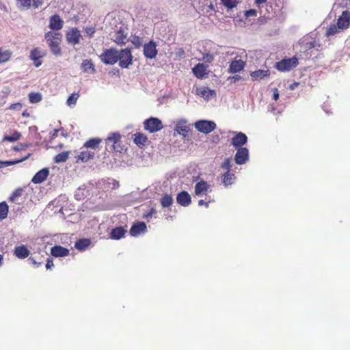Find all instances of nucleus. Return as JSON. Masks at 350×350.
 Segmentation results:
<instances>
[{
    "instance_id": "1",
    "label": "nucleus",
    "mask_w": 350,
    "mask_h": 350,
    "mask_svg": "<svg viewBox=\"0 0 350 350\" xmlns=\"http://www.w3.org/2000/svg\"><path fill=\"white\" fill-rule=\"evenodd\" d=\"M62 35L59 32L48 31L44 35V38L53 54L56 56L62 55L60 42Z\"/></svg>"
},
{
    "instance_id": "2",
    "label": "nucleus",
    "mask_w": 350,
    "mask_h": 350,
    "mask_svg": "<svg viewBox=\"0 0 350 350\" xmlns=\"http://www.w3.org/2000/svg\"><path fill=\"white\" fill-rule=\"evenodd\" d=\"M106 150H110L117 152H121L123 150V146L121 145V135L118 133H111L105 139Z\"/></svg>"
},
{
    "instance_id": "3",
    "label": "nucleus",
    "mask_w": 350,
    "mask_h": 350,
    "mask_svg": "<svg viewBox=\"0 0 350 350\" xmlns=\"http://www.w3.org/2000/svg\"><path fill=\"white\" fill-rule=\"evenodd\" d=\"M298 59L296 57L284 58L275 63V68L280 72H288L297 66Z\"/></svg>"
},
{
    "instance_id": "4",
    "label": "nucleus",
    "mask_w": 350,
    "mask_h": 350,
    "mask_svg": "<svg viewBox=\"0 0 350 350\" xmlns=\"http://www.w3.org/2000/svg\"><path fill=\"white\" fill-rule=\"evenodd\" d=\"M119 66L122 68H128L133 64V55L129 49L126 48L118 51Z\"/></svg>"
},
{
    "instance_id": "5",
    "label": "nucleus",
    "mask_w": 350,
    "mask_h": 350,
    "mask_svg": "<svg viewBox=\"0 0 350 350\" xmlns=\"http://www.w3.org/2000/svg\"><path fill=\"white\" fill-rule=\"evenodd\" d=\"M99 57L103 64L113 65L118 61V51L114 48L105 49Z\"/></svg>"
},
{
    "instance_id": "6",
    "label": "nucleus",
    "mask_w": 350,
    "mask_h": 350,
    "mask_svg": "<svg viewBox=\"0 0 350 350\" xmlns=\"http://www.w3.org/2000/svg\"><path fill=\"white\" fill-rule=\"evenodd\" d=\"M196 129L203 133L208 134L214 131L216 124L213 121L199 120L194 124Z\"/></svg>"
},
{
    "instance_id": "7",
    "label": "nucleus",
    "mask_w": 350,
    "mask_h": 350,
    "mask_svg": "<svg viewBox=\"0 0 350 350\" xmlns=\"http://www.w3.org/2000/svg\"><path fill=\"white\" fill-rule=\"evenodd\" d=\"M144 129L150 133H155L163 129L162 122L157 118H150L144 121Z\"/></svg>"
},
{
    "instance_id": "8",
    "label": "nucleus",
    "mask_w": 350,
    "mask_h": 350,
    "mask_svg": "<svg viewBox=\"0 0 350 350\" xmlns=\"http://www.w3.org/2000/svg\"><path fill=\"white\" fill-rule=\"evenodd\" d=\"M46 51L41 49L40 48L36 47L30 51L29 58L33 61V65L36 67H39L42 65V58L46 56Z\"/></svg>"
},
{
    "instance_id": "9",
    "label": "nucleus",
    "mask_w": 350,
    "mask_h": 350,
    "mask_svg": "<svg viewBox=\"0 0 350 350\" xmlns=\"http://www.w3.org/2000/svg\"><path fill=\"white\" fill-rule=\"evenodd\" d=\"M249 159V150L247 148L237 149L234 156V160L238 165L245 164Z\"/></svg>"
},
{
    "instance_id": "10",
    "label": "nucleus",
    "mask_w": 350,
    "mask_h": 350,
    "mask_svg": "<svg viewBox=\"0 0 350 350\" xmlns=\"http://www.w3.org/2000/svg\"><path fill=\"white\" fill-rule=\"evenodd\" d=\"M94 156H95L94 151H93L92 150H89V149L83 150V149H81V151L79 152V154L75 157V161L77 163H79V162L86 163V162L89 161L90 160L93 159Z\"/></svg>"
},
{
    "instance_id": "11",
    "label": "nucleus",
    "mask_w": 350,
    "mask_h": 350,
    "mask_svg": "<svg viewBox=\"0 0 350 350\" xmlns=\"http://www.w3.org/2000/svg\"><path fill=\"white\" fill-rule=\"evenodd\" d=\"M81 35L80 31L77 28H72L70 31L66 33V38L69 44L75 45L79 44Z\"/></svg>"
},
{
    "instance_id": "12",
    "label": "nucleus",
    "mask_w": 350,
    "mask_h": 350,
    "mask_svg": "<svg viewBox=\"0 0 350 350\" xmlns=\"http://www.w3.org/2000/svg\"><path fill=\"white\" fill-rule=\"evenodd\" d=\"M338 27L342 29H347L350 27V12L348 10L343 11L342 14L337 20Z\"/></svg>"
},
{
    "instance_id": "13",
    "label": "nucleus",
    "mask_w": 350,
    "mask_h": 350,
    "mask_svg": "<svg viewBox=\"0 0 350 350\" xmlns=\"http://www.w3.org/2000/svg\"><path fill=\"white\" fill-rule=\"evenodd\" d=\"M235 135L232 138L231 144L236 148H243L242 146L247 142V137L242 132L235 133Z\"/></svg>"
},
{
    "instance_id": "14",
    "label": "nucleus",
    "mask_w": 350,
    "mask_h": 350,
    "mask_svg": "<svg viewBox=\"0 0 350 350\" xmlns=\"http://www.w3.org/2000/svg\"><path fill=\"white\" fill-rule=\"evenodd\" d=\"M144 55L149 59L154 58L157 55V45L153 41H150L144 46Z\"/></svg>"
},
{
    "instance_id": "15",
    "label": "nucleus",
    "mask_w": 350,
    "mask_h": 350,
    "mask_svg": "<svg viewBox=\"0 0 350 350\" xmlns=\"http://www.w3.org/2000/svg\"><path fill=\"white\" fill-rule=\"evenodd\" d=\"M147 230L146 224L143 221L135 223L130 229V234L133 237H137L142 233H144Z\"/></svg>"
},
{
    "instance_id": "16",
    "label": "nucleus",
    "mask_w": 350,
    "mask_h": 350,
    "mask_svg": "<svg viewBox=\"0 0 350 350\" xmlns=\"http://www.w3.org/2000/svg\"><path fill=\"white\" fill-rule=\"evenodd\" d=\"M207 68L208 66L198 63L192 68V71L198 79H203L208 75Z\"/></svg>"
},
{
    "instance_id": "17",
    "label": "nucleus",
    "mask_w": 350,
    "mask_h": 350,
    "mask_svg": "<svg viewBox=\"0 0 350 350\" xmlns=\"http://www.w3.org/2000/svg\"><path fill=\"white\" fill-rule=\"evenodd\" d=\"M64 25V21L60 18V16L57 14H54L51 16L49 18V25L50 29L54 31L60 30Z\"/></svg>"
},
{
    "instance_id": "18",
    "label": "nucleus",
    "mask_w": 350,
    "mask_h": 350,
    "mask_svg": "<svg viewBox=\"0 0 350 350\" xmlns=\"http://www.w3.org/2000/svg\"><path fill=\"white\" fill-rule=\"evenodd\" d=\"M176 202L183 206H188L191 202V198L187 191H183L178 193L176 196Z\"/></svg>"
},
{
    "instance_id": "19",
    "label": "nucleus",
    "mask_w": 350,
    "mask_h": 350,
    "mask_svg": "<svg viewBox=\"0 0 350 350\" xmlns=\"http://www.w3.org/2000/svg\"><path fill=\"white\" fill-rule=\"evenodd\" d=\"M49 175V170L48 168H43L38 171L32 178L31 182L34 184H40L44 182Z\"/></svg>"
},
{
    "instance_id": "20",
    "label": "nucleus",
    "mask_w": 350,
    "mask_h": 350,
    "mask_svg": "<svg viewBox=\"0 0 350 350\" xmlns=\"http://www.w3.org/2000/svg\"><path fill=\"white\" fill-rule=\"evenodd\" d=\"M245 66V62L242 59H234L231 62L228 68L229 73H237L241 71Z\"/></svg>"
},
{
    "instance_id": "21",
    "label": "nucleus",
    "mask_w": 350,
    "mask_h": 350,
    "mask_svg": "<svg viewBox=\"0 0 350 350\" xmlns=\"http://www.w3.org/2000/svg\"><path fill=\"white\" fill-rule=\"evenodd\" d=\"M134 143L139 148L144 147L148 142L147 136L142 133H136L133 135Z\"/></svg>"
},
{
    "instance_id": "22",
    "label": "nucleus",
    "mask_w": 350,
    "mask_h": 350,
    "mask_svg": "<svg viewBox=\"0 0 350 350\" xmlns=\"http://www.w3.org/2000/svg\"><path fill=\"white\" fill-rule=\"evenodd\" d=\"M69 250L60 245L53 246L51 250V254L54 257H64L69 254Z\"/></svg>"
},
{
    "instance_id": "23",
    "label": "nucleus",
    "mask_w": 350,
    "mask_h": 350,
    "mask_svg": "<svg viewBox=\"0 0 350 350\" xmlns=\"http://www.w3.org/2000/svg\"><path fill=\"white\" fill-rule=\"evenodd\" d=\"M14 254L18 258L24 259L29 256L30 252L25 245H22L15 247Z\"/></svg>"
},
{
    "instance_id": "24",
    "label": "nucleus",
    "mask_w": 350,
    "mask_h": 350,
    "mask_svg": "<svg viewBox=\"0 0 350 350\" xmlns=\"http://www.w3.org/2000/svg\"><path fill=\"white\" fill-rule=\"evenodd\" d=\"M175 131L179 134L183 135L184 137H189V133L190 131L189 126L187 124L185 121L179 122L175 128Z\"/></svg>"
},
{
    "instance_id": "25",
    "label": "nucleus",
    "mask_w": 350,
    "mask_h": 350,
    "mask_svg": "<svg viewBox=\"0 0 350 350\" xmlns=\"http://www.w3.org/2000/svg\"><path fill=\"white\" fill-rule=\"evenodd\" d=\"M101 141L102 140L100 138L90 139L89 140L85 142V144L81 149H90L95 152V150L99 147Z\"/></svg>"
},
{
    "instance_id": "26",
    "label": "nucleus",
    "mask_w": 350,
    "mask_h": 350,
    "mask_svg": "<svg viewBox=\"0 0 350 350\" xmlns=\"http://www.w3.org/2000/svg\"><path fill=\"white\" fill-rule=\"evenodd\" d=\"M127 33L122 29L117 31L113 36V41L119 45L125 44L127 42Z\"/></svg>"
},
{
    "instance_id": "27",
    "label": "nucleus",
    "mask_w": 350,
    "mask_h": 350,
    "mask_svg": "<svg viewBox=\"0 0 350 350\" xmlns=\"http://www.w3.org/2000/svg\"><path fill=\"white\" fill-rule=\"evenodd\" d=\"M209 189V185L204 180L196 183L195 186V193L197 196L206 194Z\"/></svg>"
},
{
    "instance_id": "28",
    "label": "nucleus",
    "mask_w": 350,
    "mask_h": 350,
    "mask_svg": "<svg viewBox=\"0 0 350 350\" xmlns=\"http://www.w3.org/2000/svg\"><path fill=\"white\" fill-rule=\"evenodd\" d=\"M269 75L270 71L269 70H258L250 73V76L254 81L262 79L265 77H269Z\"/></svg>"
},
{
    "instance_id": "29",
    "label": "nucleus",
    "mask_w": 350,
    "mask_h": 350,
    "mask_svg": "<svg viewBox=\"0 0 350 350\" xmlns=\"http://www.w3.org/2000/svg\"><path fill=\"white\" fill-rule=\"evenodd\" d=\"M126 232V230H124L123 227H116L111 231L110 238L114 240L120 239L124 237Z\"/></svg>"
},
{
    "instance_id": "30",
    "label": "nucleus",
    "mask_w": 350,
    "mask_h": 350,
    "mask_svg": "<svg viewBox=\"0 0 350 350\" xmlns=\"http://www.w3.org/2000/svg\"><path fill=\"white\" fill-rule=\"evenodd\" d=\"M81 67L84 72L95 73L96 69L91 59H85L81 63Z\"/></svg>"
},
{
    "instance_id": "31",
    "label": "nucleus",
    "mask_w": 350,
    "mask_h": 350,
    "mask_svg": "<svg viewBox=\"0 0 350 350\" xmlns=\"http://www.w3.org/2000/svg\"><path fill=\"white\" fill-rule=\"evenodd\" d=\"M235 175L233 173H230V172H226L222 176V183L223 184L227 187L233 183L235 179Z\"/></svg>"
},
{
    "instance_id": "32",
    "label": "nucleus",
    "mask_w": 350,
    "mask_h": 350,
    "mask_svg": "<svg viewBox=\"0 0 350 350\" xmlns=\"http://www.w3.org/2000/svg\"><path fill=\"white\" fill-rule=\"evenodd\" d=\"M31 154L29 153L25 157H23L21 159H18V160L5 161H0V169L7 167V166H10V165H13L21 163V162L27 160V159H29L31 157Z\"/></svg>"
},
{
    "instance_id": "33",
    "label": "nucleus",
    "mask_w": 350,
    "mask_h": 350,
    "mask_svg": "<svg viewBox=\"0 0 350 350\" xmlns=\"http://www.w3.org/2000/svg\"><path fill=\"white\" fill-rule=\"evenodd\" d=\"M90 244V241L88 239H81L76 241L75 247L79 251L85 250Z\"/></svg>"
},
{
    "instance_id": "34",
    "label": "nucleus",
    "mask_w": 350,
    "mask_h": 350,
    "mask_svg": "<svg viewBox=\"0 0 350 350\" xmlns=\"http://www.w3.org/2000/svg\"><path fill=\"white\" fill-rule=\"evenodd\" d=\"M70 153V151H64L57 154L54 157V162L56 163H60L66 161L69 157Z\"/></svg>"
},
{
    "instance_id": "35",
    "label": "nucleus",
    "mask_w": 350,
    "mask_h": 350,
    "mask_svg": "<svg viewBox=\"0 0 350 350\" xmlns=\"http://www.w3.org/2000/svg\"><path fill=\"white\" fill-rule=\"evenodd\" d=\"M160 202L163 207H170L172 204L173 199L170 195L165 194L161 198Z\"/></svg>"
},
{
    "instance_id": "36",
    "label": "nucleus",
    "mask_w": 350,
    "mask_h": 350,
    "mask_svg": "<svg viewBox=\"0 0 350 350\" xmlns=\"http://www.w3.org/2000/svg\"><path fill=\"white\" fill-rule=\"evenodd\" d=\"M8 213V206L5 202L0 203V221L6 218Z\"/></svg>"
},
{
    "instance_id": "37",
    "label": "nucleus",
    "mask_w": 350,
    "mask_h": 350,
    "mask_svg": "<svg viewBox=\"0 0 350 350\" xmlns=\"http://www.w3.org/2000/svg\"><path fill=\"white\" fill-rule=\"evenodd\" d=\"M21 135L18 131H14L11 135H5L3 138V141H8V142H16L21 137Z\"/></svg>"
},
{
    "instance_id": "38",
    "label": "nucleus",
    "mask_w": 350,
    "mask_h": 350,
    "mask_svg": "<svg viewBox=\"0 0 350 350\" xmlns=\"http://www.w3.org/2000/svg\"><path fill=\"white\" fill-rule=\"evenodd\" d=\"M11 55L12 53L9 50L2 51L0 49V64L8 62L10 59Z\"/></svg>"
},
{
    "instance_id": "39",
    "label": "nucleus",
    "mask_w": 350,
    "mask_h": 350,
    "mask_svg": "<svg viewBox=\"0 0 350 350\" xmlns=\"http://www.w3.org/2000/svg\"><path fill=\"white\" fill-rule=\"evenodd\" d=\"M29 100L31 103H37L42 100V95L40 93L31 92L29 94Z\"/></svg>"
},
{
    "instance_id": "40",
    "label": "nucleus",
    "mask_w": 350,
    "mask_h": 350,
    "mask_svg": "<svg viewBox=\"0 0 350 350\" xmlns=\"http://www.w3.org/2000/svg\"><path fill=\"white\" fill-rule=\"evenodd\" d=\"M221 3L228 9H232L236 7L238 1L237 0H221Z\"/></svg>"
},
{
    "instance_id": "41",
    "label": "nucleus",
    "mask_w": 350,
    "mask_h": 350,
    "mask_svg": "<svg viewBox=\"0 0 350 350\" xmlns=\"http://www.w3.org/2000/svg\"><path fill=\"white\" fill-rule=\"evenodd\" d=\"M22 192L23 189L21 188L16 189L15 191H13V193L10 196L9 200L12 202H14L18 198L21 196Z\"/></svg>"
},
{
    "instance_id": "42",
    "label": "nucleus",
    "mask_w": 350,
    "mask_h": 350,
    "mask_svg": "<svg viewBox=\"0 0 350 350\" xmlns=\"http://www.w3.org/2000/svg\"><path fill=\"white\" fill-rule=\"evenodd\" d=\"M340 29L338 27V25L337 24L332 25L330 27H329V28H327V31H326V36H333V35L337 33Z\"/></svg>"
},
{
    "instance_id": "43",
    "label": "nucleus",
    "mask_w": 350,
    "mask_h": 350,
    "mask_svg": "<svg viewBox=\"0 0 350 350\" xmlns=\"http://www.w3.org/2000/svg\"><path fill=\"white\" fill-rule=\"evenodd\" d=\"M79 97V93L72 94L67 99V105L69 106L75 105Z\"/></svg>"
},
{
    "instance_id": "44",
    "label": "nucleus",
    "mask_w": 350,
    "mask_h": 350,
    "mask_svg": "<svg viewBox=\"0 0 350 350\" xmlns=\"http://www.w3.org/2000/svg\"><path fill=\"white\" fill-rule=\"evenodd\" d=\"M221 167L223 170H226V172H230L232 167L231 159H225L224 161L221 163Z\"/></svg>"
},
{
    "instance_id": "45",
    "label": "nucleus",
    "mask_w": 350,
    "mask_h": 350,
    "mask_svg": "<svg viewBox=\"0 0 350 350\" xmlns=\"http://www.w3.org/2000/svg\"><path fill=\"white\" fill-rule=\"evenodd\" d=\"M214 59L213 55L207 53L203 55L202 56V60L204 61L206 63H211Z\"/></svg>"
},
{
    "instance_id": "46",
    "label": "nucleus",
    "mask_w": 350,
    "mask_h": 350,
    "mask_svg": "<svg viewBox=\"0 0 350 350\" xmlns=\"http://www.w3.org/2000/svg\"><path fill=\"white\" fill-rule=\"evenodd\" d=\"M132 42L136 47H139L142 44V39L139 36H134Z\"/></svg>"
},
{
    "instance_id": "47",
    "label": "nucleus",
    "mask_w": 350,
    "mask_h": 350,
    "mask_svg": "<svg viewBox=\"0 0 350 350\" xmlns=\"http://www.w3.org/2000/svg\"><path fill=\"white\" fill-rule=\"evenodd\" d=\"M215 93V92L213 90H211L208 88L206 89H203L202 90H201L200 94L202 96H208L209 95H212Z\"/></svg>"
},
{
    "instance_id": "48",
    "label": "nucleus",
    "mask_w": 350,
    "mask_h": 350,
    "mask_svg": "<svg viewBox=\"0 0 350 350\" xmlns=\"http://www.w3.org/2000/svg\"><path fill=\"white\" fill-rule=\"evenodd\" d=\"M257 15V12L255 10H253V9H250L249 10H247L245 12V16L246 17H249V16H256Z\"/></svg>"
},
{
    "instance_id": "49",
    "label": "nucleus",
    "mask_w": 350,
    "mask_h": 350,
    "mask_svg": "<svg viewBox=\"0 0 350 350\" xmlns=\"http://www.w3.org/2000/svg\"><path fill=\"white\" fill-rule=\"evenodd\" d=\"M156 213V210L154 208H152L149 211L144 215V217L146 219L151 218L154 214Z\"/></svg>"
},
{
    "instance_id": "50",
    "label": "nucleus",
    "mask_w": 350,
    "mask_h": 350,
    "mask_svg": "<svg viewBox=\"0 0 350 350\" xmlns=\"http://www.w3.org/2000/svg\"><path fill=\"white\" fill-rule=\"evenodd\" d=\"M29 260L31 262L32 265H33L36 267L41 266L43 262L42 261L37 262L33 257H30L29 258Z\"/></svg>"
},
{
    "instance_id": "51",
    "label": "nucleus",
    "mask_w": 350,
    "mask_h": 350,
    "mask_svg": "<svg viewBox=\"0 0 350 350\" xmlns=\"http://www.w3.org/2000/svg\"><path fill=\"white\" fill-rule=\"evenodd\" d=\"M17 1L24 7L29 8L31 6V0H17Z\"/></svg>"
},
{
    "instance_id": "52",
    "label": "nucleus",
    "mask_w": 350,
    "mask_h": 350,
    "mask_svg": "<svg viewBox=\"0 0 350 350\" xmlns=\"http://www.w3.org/2000/svg\"><path fill=\"white\" fill-rule=\"evenodd\" d=\"M54 266L53 261L51 258H47L46 263V268L47 269H51Z\"/></svg>"
},
{
    "instance_id": "53",
    "label": "nucleus",
    "mask_w": 350,
    "mask_h": 350,
    "mask_svg": "<svg viewBox=\"0 0 350 350\" xmlns=\"http://www.w3.org/2000/svg\"><path fill=\"white\" fill-rule=\"evenodd\" d=\"M21 108L22 105L20 103H14L10 106V109H21Z\"/></svg>"
},
{
    "instance_id": "54",
    "label": "nucleus",
    "mask_w": 350,
    "mask_h": 350,
    "mask_svg": "<svg viewBox=\"0 0 350 350\" xmlns=\"http://www.w3.org/2000/svg\"><path fill=\"white\" fill-rule=\"evenodd\" d=\"M42 0H33V6L38 8L42 5Z\"/></svg>"
},
{
    "instance_id": "55",
    "label": "nucleus",
    "mask_w": 350,
    "mask_h": 350,
    "mask_svg": "<svg viewBox=\"0 0 350 350\" xmlns=\"http://www.w3.org/2000/svg\"><path fill=\"white\" fill-rule=\"evenodd\" d=\"M87 34L92 36L95 33V29L94 27H88L85 29Z\"/></svg>"
},
{
    "instance_id": "56",
    "label": "nucleus",
    "mask_w": 350,
    "mask_h": 350,
    "mask_svg": "<svg viewBox=\"0 0 350 350\" xmlns=\"http://www.w3.org/2000/svg\"><path fill=\"white\" fill-rule=\"evenodd\" d=\"M273 98L275 100H277L278 98H279V92L277 88H274L273 89Z\"/></svg>"
},
{
    "instance_id": "57",
    "label": "nucleus",
    "mask_w": 350,
    "mask_h": 350,
    "mask_svg": "<svg viewBox=\"0 0 350 350\" xmlns=\"http://www.w3.org/2000/svg\"><path fill=\"white\" fill-rule=\"evenodd\" d=\"M209 202H204L203 200H200L198 201V205L199 206L204 205L206 207H208Z\"/></svg>"
},
{
    "instance_id": "58",
    "label": "nucleus",
    "mask_w": 350,
    "mask_h": 350,
    "mask_svg": "<svg viewBox=\"0 0 350 350\" xmlns=\"http://www.w3.org/2000/svg\"><path fill=\"white\" fill-rule=\"evenodd\" d=\"M267 1V0H255V3L258 7H260L261 4L266 3Z\"/></svg>"
},
{
    "instance_id": "59",
    "label": "nucleus",
    "mask_w": 350,
    "mask_h": 350,
    "mask_svg": "<svg viewBox=\"0 0 350 350\" xmlns=\"http://www.w3.org/2000/svg\"><path fill=\"white\" fill-rule=\"evenodd\" d=\"M58 132H59V129H54L53 133L51 135V139H55V137H57Z\"/></svg>"
},
{
    "instance_id": "60",
    "label": "nucleus",
    "mask_w": 350,
    "mask_h": 350,
    "mask_svg": "<svg viewBox=\"0 0 350 350\" xmlns=\"http://www.w3.org/2000/svg\"><path fill=\"white\" fill-rule=\"evenodd\" d=\"M230 78L232 79H234V81H237V80H239L241 79V77L238 76V75H235V76L231 77Z\"/></svg>"
},
{
    "instance_id": "61",
    "label": "nucleus",
    "mask_w": 350,
    "mask_h": 350,
    "mask_svg": "<svg viewBox=\"0 0 350 350\" xmlns=\"http://www.w3.org/2000/svg\"><path fill=\"white\" fill-rule=\"evenodd\" d=\"M298 85H299V83L295 82V83H294L293 84H291V85H290V89H291V90H293V89L295 88V86H297Z\"/></svg>"
},
{
    "instance_id": "62",
    "label": "nucleus",
    "mask_w": 350,
    "mask_h": 350,
    "mask_svg": "<svg viewBox=\"0 0 350 350\" xmlns=\"http://www.w3.org/2000/svg\"><path fill=\"white\" fill-rule=\"evenodd\" d=\"M3 255L0 254V266H1V265L3 264Z\"/></svg>"
},
{
    "instance_id": "63",
    "label": "nucleus",
    "mask_w": 350,
    "mask_h": 350,
    "mask_svg": "<svg viewBox=\"0 0 350 350\" xmlns=\"http://www.w3.org/2000/svg\"><path fill=\"white\" fill-rule=\"evenodd\" d=\"M310 45H311V46H310V48H311V47H314V43H312V42H311V43H310Z\"/></svg>"
},
{
    "instance_id": "64",
    "label": "nucleus",
    "mask_w": 350,
    "mask_h": 350,
    "mask_svg": "<svg viewBox=\"0 0 350 350\" xmlns=\"http://www.w3.org/2000/svg\"><path fill=\"white\" fill-rule=\"evenodd\" d=\"M215 139H217L218 141L219 140V135H217V137H215Z\"/></svg>"
}]
</instances>
